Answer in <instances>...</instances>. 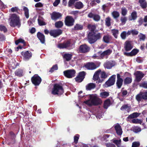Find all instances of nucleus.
I'll return each instance as SVG.
<instances>
[{
	"label": "nucleus",
	"mask_w": 147,
	"mask_h": 147,
	"mask_svg": "<svg viewBox=\"0 0 147 147\" xmlns=\"http://www.w3.org/2000/svg\"><path fill=\"white\" fill-rule=\"evenodd\" d=\"M136 76V81L139 82L144 77V75L141 71H137L134 73Z\"/></svg>",
	"instance_id": "nucleus-15"
},
{
	"label": "nucleus",
	"mask_w": 147,
	"mask_h": 147,
	"mask_svg": "<svg viewBox=\"0 0 147 147\" xmlns=\"http://www.w3.org/2000/svg\"><path fill=\"white\" fill-rule=\"evenodd\" d=\"M58 69V67L57 64L53 65L49 71L51 73L53 72L55 70H57Z\"/></svg>",
	"instance_id": "nucleus-41"
},
{
	"label": "nucleus",
	"mask_w": 147,
	"mask_h": 147,
	"mask_svg": "<svg viewBox=\"0 0 147 147\" xmlns=\"http://www.w3.org/2000/svg\"><path fill=\"white\" fill-rule=\"evenodd\" d=\"M31 81L35 86H38L42 81L41 78L38 75H34L31 78Z\"/></svg>",
	"instance_id": "nucleus-5"
},
{
	"label": "nucleus",
	"mask_w": 147,
	"mask_h": 147,
	"mask_svg": "<svg viewBox=\"0 0 147 147\" xmlns=\"http://www.w3.org/2000/svg\"><path fill=\"white\" fill-rule=\"evenodd\" d=\"M137 18L136 13V12H133L131 15V16L129 18L130 20H134Z\"/></svg>",
	"instance_id": "nucleus-36"
},
{
	"label": "nucleus",
	"mask_w": 147,
	"mask_h": 147,
	"mask_svg": "<svg viewBox=\"0 0 147 147\" xmlns=\"http://www.w3.org/2000/svg\"><path fill=\"white\" fill-rule=\"evenodd\" d=\"M72 56V55L71 54L67 53L64 54L63 57L66 59V61H69L71 58Z\"/></svg>",
	"instance_id": "nucleus-34"
},
{
	"label": "nucleus",
	"mask_w": 147,
	"mask_h": 147,
	"mask_svg": "<svg viewBox=\"0 0 147 147\" xmlns=\"http://www.w3.org/2000/svg\"><path fill=\"white\" fill-rule=\"evenodd\" d=\"M15 74L19 77H21L23 76V70L21 69H18L15 72Z\"/></svg>",
	"instance_id": "nucleus-23"
},
{
	"label": "nucleus",
	"mask_w": 147,
	"mask_h": 147,
	"mask_svg": "<svg viewBox=\"0 0 147 147\" xmlns=\"http://www.w3.org/2000/svg\"><path fill=\"white\" fill-rule=\"evenodd\" d=\"M71 42L70 40H68L65 41L63 43H60L58 44V47L60 49L66 48L69 47L71 45Z\"/></svg>",
	"instance_id": "nucleus-11"
},
{
	"label": "nucleus",
	"mask_w": 147,
	"mask_h": 147,
	"mask_svg": "<svg viewBox=\"0 0 147 147\" xmlns=\"http://www.w3.org/2000/svg\"><path fill=\"white\" fill-rule=\"evenodd\" d=\"M100 75V78L102 79L106 78L107 76V75L105 72L103 71H101V70Z\"/></svg>",
	"instance_id": "nucleus-40"
},
{
	"label": "nucleus",
	"mask_w": 147,
	"mask_h": 147,
	"mask_svg": "<svg viewBox=\"0 0 147 147\" xmlns=\"http://www.w3.org/2000/svg\"><path fill=\"white\" fill-rule=\"evenodd\" d=\"M83 5L82 3L80 2H78L75 3V7L78 9H80L83 7Z\"/></svg>",
	"instance_id": "nucleus-31"
},
{
	"label": "nucleus",
	"mask_w": 147,
	"mask_h": 147,
	"mask_svg": "<svg viewBox=\"0 0 147 147\" xmlns=\"http://www.w3.org/2000/svg\"><path fill=\"white\" fill-rule=\"evenodd\" d=\"M114 127L117 134L120 136L121 135L122 131L120 125L118 124H116L114 125Z\"/></svg>",
	"instance_id": "nucleus-22"
},
{
	"label": "nucleus",
	"mask_w": 147,
	"mask_h": 147,
	"mask_svg": "<svg viewBox=\"0 0 147 147\" xmlns=\"http://www.w3.org/2000/svg\"><path fill=\"white\" fill-rule=\"evenodd\" d=\"M104 52L106 55H110L111 53L112 50L110 49H108Z\"/></svg>",
	"instance_id": "nucleus-64"
},
{
	"label": "nucleus",
	"mask_w": 147,
	"mask_h": 147,
	"mask_svg": "<svg viewBox=\"0 0 147 147\" xmlns=\"http://www.w3.org/2000/svg\"><path fill=\"white\" fill-rule=\"evenodd\" d=\"M15 44L17 45L20 43H22L23 44V46H25L26 45V43L24 40L21 38H20L15 41Z\"/></svg>",
	"instance_id": "nucleus-26"
},
{
	"label": "nucleus",
	"mask_w": 147,
	"mask_h": 147,
	"mask_svg": "<svg viewBox=\"0 0 147 147\" xmlns=\"http://www.w3.org/2000/svg\"><path fill=\"white\" fill-rule=\"evenodd\" d=\"M110 39V37L108 35H106L104 36L103 40L104 42L106 43L109 42Z\"/></svg>",
	"instance_id": "nucleus-43"
},
{
	"label": "nucleus",
	"mask_w": 147,
	"mask_h": 147,
	"mask_svg": "<svg viewBox=\"0 0 147 147\" xmlns=\"http://www.w3.org/2000/svg\"><path fill=\"white\" fill-rule=\"evenodd\" d=\"M139 36L140 38V40H144L146 38L145 35L142 34H140L139 35Z\"/></svg>",
	"instance_id": "nucleus-60"
},
{
	"label": "nucleus",
	"mask_w": 147,
	"mask_h": 147,
	"mask_svg": "<svg viewBox=\"0 0 147 147\" xmlns=\"http://www.w3.org/2000/svg\"><path fill=\"white\" fill-rule=\"evenodd\" d=\"M111 19L110 18L108 17L105 19L106 24L108 26H109L111 25Z\"/></svg>",
	"instance_id": "nucleus-49"
},
{
	"label": "nucleus",
	"mask_w": 147,
	"mask_h": 147,
	"mask_svg": "<svg viewBox=\"0 0 147 147\" xmlns=\"http://www.w3.org/2000/svg\"><path fill=\"white\" fill-rule=\"evenodd\" d=\"M85 72L82 71L79 73L78 76L75 78L76 81L78 82H82L84 78Z\"/></svg>",
	"instance_id": "nucleus-16"
},
{
	"label": "nucleus",
	"mask_w": 147,
	"mask_h": 147,
	"mask_svg": "<svg viewBox=\"0 0 147 147\" xmlns=\"http://www.w3.org/2000/svg\"><path fill=\"white\" fill-rule=\"evenodd\" d=\"M96 87L95 84L93 83H90L87 85L86 86V89L87 90H90Z\"/></svg>",
	"instance_id": "nucleus-25"
},
{
	"label": "nucleus",
	"mask_w": 147,
	"mask_h": 147,
	"mask_svg": "<svg viewBox=\"0 0 147 147\" xmlns=\"http://www.w3.org/2000/svg\"><path fill=\"white\" fill-rule=\"evenodd\" d=\"M102 36V34L100 33H95L94 32H90L88 35V41L90 44L93 43L100 39Z\"/></svg>",
	"instance_id": "nucleus-3"
},
{
	"label": "nucleus",
	"mask_w": 147,
	"mask_h": 147,
	"mask_svg": "<svg viewBox=\"0 0 147 147\" xmlns=\"http://www.w3.org/2000/svg\"><path fill=\"white\" fill-rule=\"evenodd\" d=\"M115 65V62L113 61L107 62L104 65L105 68L107 69H110Z\"/></svg>",
	"instance_id": "nucleus-20"
},
{
	"label": "nucleus",
	"mask_w": 147,
	"mask_h": 147,
	"mask_svg": "<svg viewBox=\"0 0 147 147\" xmlns=\"http://www.w3.org/2000/svg\"><path fill=\"white\" fill-rule=\"evenodd\" d=\"M103 116L102 113L100 111L97 113L96 114V117L97 119H100Z\"/></svg>",
	"instance_id": "nucleus-50"
},
{
	"label": "nucleus",
	"mask_w": 147,
	"mask_h": 147,
	"mask_svg": "<svg viewBox=\"0 0 147 147\" xmlns=\"http://www.w3.org/2000/svg\"><path fill=\"white\" fill-rule=\"evenodd\" d=\"M65 23L67 26H72L74 24V18L71 16H67L65 18Z\"/></svg>",
	"instance_id": "nucleus-8"
},
{
	"label": "nucleus",
	"mask_w": 147,
	"mask_h": 147,
	"mask_svg": "<svg viewBox=\"0 0 147 147\" xmlns=\"http://www.w3.org/2000/svg\"><path fill=\"white\" fill-rule=\"evenodd\" d=\"M140 145V143L139 142H135L132 143V147H138Z\"/></svg>",
	"instance_id": "nucleus-52"
},
{
	"label": "nucleus",
	"mask_w": 147,
	"mask_h": 147,
	"mask_svg": "<svg viewBox=\"0 0 147 147\" xmlns=\"http://www.w3.org/2000/svg\"><path fill=\"white\" fill-rule=\"evenodd\" d=\"M85 98L86 100L87 98L88 99L84 102L88 106L97 105L101 104L102 102L101 99L98 98L96 94L86 95Z\"/></svg>",
	"instance_id": "nucleus-1"
},
{
	"label": "nucleus",
	"mask_w": 147,
	"mask_h": 147,
	"mask_svg": "<svg viewBox=\"0 0 147 147\" xmlns=\"http://www.w3.org/2000/svg\"><path fill=\"white\" fill-rule=\"evenodd\" d=\"M38 24L40 26H44L46 24V23L45 22L41 20L38 19Z\"/></svg>",
	"instance_id": "nucleus-54"
},
{
	"label": "nucleus",
	"mask_w": 147,
	"mask_h": 147,
	"mask_svg": "<svg viewBox=\"0 0 147 147\" xmlns=\"http://www.w3.org/2000/svg\"><path fill=\"white\" fill-rule=\"evenodd\" d=\"M138 52V50L137 49H133L130 52L131 56L135 55Z\"/></svg>",
	"instance_id": "nucleus-47"
},
{
	"label": "nucleus",
	"mask_w": 147,
	"mask_h": 147,
	"mask_svg": "<svg viewBox=\"0 0 147 147\" xmlns=\"http://www.w3.org/2000/svg\"><path fill=\"white\" fill-rule=\"evenodd\" d=\"M63 25V23L61 21H59L56 22L55 23V27L59 28L62 27Z\"/></svg>",
	"instance_id": "nucleus-29"
},
{
	"label": "nucleus",
	"mask_w": 147,
	"mask_h": 147,
	"mask_svg": "<svg viewBox=\"0 0 147 147\" xmlns=\"http://www.w3.org/2000/svg\"><path fill=\"white\" fill-rule=\"evenodd\" d=\"M64 76L66 78H71L74 76V69H69L63 71Z\"/></svg>",
	"instance_id": "nucleus-13"
},
{
	"label": "nucleus",
	"mask_w": 147,
	"mask_h": 147,
	"mask_svg": "<svg viewBox=\"0 0 147 147\" xmlns=\"http://www.w3.org/2000/svg\"><path fill=\"white\" fill-rule=\"evenodd\" d=\"M126 36V32L125 31L123 32L121 34V37L123 39H125Z\"/></svg>",
	"instance_id": "nucleus-56"
},
{
	"label": "nucleus",
	"mask_w": 147,
	"mask_h": 147,
	"mask_svg": "<svg viewBox=\"0 0 147 147\" xmlns=\"http://www.w3.org/2000/svg\"><path fill=\"white\" fill-rule=\"evenodd\" d=\"M124 48L125 51H128L130 50L133 48L130 42L126 41L124 44Z\"/></svg>",
	"instance_id": "nucleus-21"
},
{
	"label": "nucleus",
	"mask_w": 147,
	"mask_h": 147,
	"mask_svg": "<svg viewBox=\"0 0 147 147\" xmlns=\"http://www.w3.org/2000/svg\"><path fill=\"white\" fill-rule=\"evenodd\" d=\"M123 82V79L117 80L116 84L118 88H120L122 85Z\"/></svg>",
	"instance_id": "nucleus-35"
},
{
	"label": "nucleus",
	"mask_w": 147,
	"mask_h": 147,
	"mask_svg": "<svg viewBox=\"0 0 147 147\" xmlns=\"http://www.w3.org/2000/svg\"><path fill=\"white\" fill-rule=\"evenodd\" d=\"M139 2L142 8H145L147 7V3L145 0H139Z\"/></svg>",
	"instance_id": "nucleus-27"
},
{
	"label": "nucleus",
	"mask_w": 147,
	"mask_h": 147,
	"mask_svg": "<svg viewBox=\"0 0 147 147\" xmlns=\"http://www.w3.org/2000/svg\"><path fill=\"white\" fill-rule=\"evenodd\" d=\"M100 70H99L96 71L94 73L93 77V79L94 81L98 80V83H102L104 80L103 79H100L99 75H100Z\"/></svg>",
	"instance_id": "nucleus-10"
},
{
	"label": "nucleus",
	"mask_w": 147,
	"mask_h": 147,
	"mask_svg": "<svg viewBox=\"0 0 147 147\" xmlns=\"http://www.w3.org/2000/svg\"><path fill=\"white\" fill-rule=\"evenodd\" d=\"M127 12V10L125 7L122 8L121 9L122 14L123 16L125 15Z\"/></svg>",
	"instance_id": "nucleus-57"
},
{
	"label": "nucleus",
	"mask_w": 147,
	"mask_h": 147,
	"mask_svg": "<svg viewBox=\"0 0 147 147\" xmlns=\"http://www.w3.org/2000/svg\"><path fill=\"white\" fill-rule=\"evenodd\" d=\"M64 92L63 85L61 83H56L54 84L51 93L54 95L58 96L63 94Z\"/></svg>",
	"instance_id": "nucleus-2"
},
{
	"label": "nucleus",
	"mask_w": 147,
	"mask_h": 147,
	"mask_svg": "<svg viewBox=\"0 0 147 147\" xmlns=\"http://www.w3.org/2000/svg\"><path fill=\"white\" fill-rule=\"evenodd\" d=\"M109 95V93L107 92H102L100 93V96L102 98H106Z\"/></svg>",
	"instance_id": "nucleus-32"
},
{
	"label": "nucleus",
	"mask_w": 147,
	"mask_h": 147,
	"mask_svg": "<svg viewBox=\"0 0 147 147\" xmlns=\"http://www.w3.org/2000/svg\"><path fill=\"white\" fill-rule=\"evenodd\" d=\"M74 28L75 29L77 30H80V29H82L83 28V26H82L79 25V24H77L76 25Z\"/></svg>",
	"instance_id": "nucleus-62"
},
{
	"label": "nucleus",
	"mask_w": 147,
	"mask_h": 147,
	"mask_svg": "<svg viewBox=\"0 0 147 147\" xmlns=\"http://www.w3.org/2000/svg\"><path fill=\"white\" fill-rule=\"evenodd\" d=\"M63 31L60 29H53L50 31L49 34L51 36L54 37H56L61 34Z\"/></svg>",
	"instance_id": "nucleus-6"
},
{
	"label": "nucleus",
	"mask_w": 147,
	"mask_h": 147,
	"mask_svg": "<svg viewBox=\"0 0 147 147\" xmlns=\"http://www.w3.org/2000/svg\"><path fill=\"white\" fill-rule=\"evenodd\" d=\"M9 142L7 143V145L11 146L14 144L16 142V139H10V140H8Z\"/></svg>",
	"instance_id": "nucleus-45"
},
{
	"label": "nucleus",
	"mask_w": 147,
	"mask_h": 147,
	"mask_svg": "<svg viewBox=\"0 0 147 147\" xmlns=\"http://www.w3.org/2000/svg\"><path fill=\"white\" fill-rule=\"evenodd\" d=\"M130 106L128 105H124L121 107V110L124 111L129 112L130 111Z\"/></svg>",
	"instance_id": "nucleus-24"
},
{
	"label": "nucleus",
	"mask_w": 147,
	"mask_h": 147,
	"mask_svg": "<svg viewBox=\"0 0 147 147\" xmlns=\"http://www.w3.org/2000/svg\"><path fill=\"white\" fill-rule=\"evenodd\" d=\"M140 114V113L135 112L130 115L128 117V118L129 119H132L134 118L137 117Z\"/></svg>",
	"instance_id": "nucleus-28"
},
{
	"label": "nucleus",
	"mask_w": 147,
	"mask_h": 147,
	"mask_svg": "<svg viewBox=\"0 0 147 147\" xmlns=\"http://www.w3.org/2000/svg\"><path fill=\"white\" fill-rule=\"evenodd\" d=\"M140 87L147 88V83L145 82H142L140 84Z\"/></svg>",
	"instance_id": "nucleus-61"
},
{
	"label": "nucleus",
	"mask_w": 147,
	"mask_h": 147,
	"mask_svg": "<svg viewBox=\"0 0 147 147\" xmlns=\"http://www.w3.org/2000/svg\"><path fill=\"white\" fill-rule=\"evenodd\" d=\"M112 32L115 37L117 38L119 34V31L117 29H113L112 30Z\"/></svg>",
	"instance_id": "nucleus-38"
},
{
	"label": "nucleus",
	"mask_w": 147,
	"mask_h": 147,
	"mask_svg": "<svg viewBox=\"0 0 147 147\" xmlns=\"http://www.w3.org/2000/svg\"><path fill=\"white\" fill-rule=\"evenodd\" d=\"M80 136L77 134L74 136V143L77 144L78 142V141L79 139Z\"/></svg>",
	"instance_id": "nucleus-53"
},
{
	"label": "nucleus",
	"mask_w": 147,
	"mask_h": 147,
	"mask_svg": "<svg viewBox=\"0 0 147 147\" xmlns=\"http://www.w3.org/2000/svg\"><path fill=\"white\" fill-rule=\"evenodd\" d=\"M88 27L89 29L91 31V32H94L96 28V26L94 25H89Z\"/></svg>",
	"instance_id": "nucleus-51"
},
{
	"label": "nucleus",
	"mask_w": 147,
	"mask_h": 147,
	"mask_svg": "<svg viewBox=\"0 0 147 147\" xmlns=\"http://www.w3.org/2000/svg\"><path fill=\"white\" fill-rule=\"evenodd\" d=\"M85 67L88 69L93 70L97 68L96 65L93 63H88L85 65Z\"/></svg>",
	"instance_id": "nucleus-17"
},
{
	"label": "nucleus",
	"mask_w": 147,
	"mask_h": 147,
	"mask_svg": "<svg viewBox=\"0 0 147 147\" xmlns=\"http://www.w3.org/2000/svg\"><path fill=\"white\" fill-rule=\"evenodd\" d=\"M23 10L24 11V15L27 18H28L29 17V10L28 8L24 6L23 7Z\"/></svg>",
	"instance_id": "nucleus-30"
},
{
	"label": "nucleus",
	"mask_w": 147,
	"mask_h": 147,
	"mask_svg": "<svg viewBox=\"0 0 147 147\" xmlns=\"http://www.w3.org/2000/svg\"><path fill=\"white\" fill-rule=\"evenodd\" d=\"M5 35L2 34H0V41H2L5 40Z\"/></svg>",
	"instance_id": "nucleus-63"
},
{
	"label": "nucleus",
	"mask_w": 147,
	"mask_h": 147,
	"mask_svg": "<svg viewBox=\"0 0 147 147\" xmlns=\"http://www.w3.org/2000/svg\"><path fill=\"white\" fill-rule=\"evenodd\" d=\"M51 19L54 20H56L62 16V15L61 13L55 11L53 12L51 14Z\"/></svg>",
	"instance_id": "nucleus-14"
},
{
	"label": "nucleus",
	"mask_w": 147,
	"mask_h": 147,
	"mask_svg": "<svg viewBox=\"0 0 147 147\" xmlns=\"http://www.w3.org/2000/svg\"><path fill=\"white\" fill-rule=\"evenodd\" d=\"M11 11L12 12H16L17 13L19 14L20 13L19 12V11H20V10L19 9L18 7H12L10 10H9V11Z\"/></svg>",
	"instance_id": "nucleus-37"
},
{
	"label": "nucleus",
	"mask_w": 147,
	"mask_h": 147,
	"mask_svg": "<svg viewBox=\"0 0 147 147\" xmlns=\"http://www.w3.org/2000/svg\"><path fill=\"white\" fill-rule=\"evenodd\" d=\"M100 17L99 15L97 14H94L93 18L94 20L96 21H98L100 20Z\"/></svg>",
	"instance_id": "nucleus-55"
},
{
	"label": "nucleus",
	"mask_w": 147,
	"mask_h": 147,
	"mask_svg": "<svg viewBox=\"0 0 147 147\" xmlns=\"http://www.w3.org/2000/svg\"><path fill=\"white\" fill-rule=\"evenodd\" d=\"M37 38L40 40L42 43L44 44L45 43V36L43 34L39 32L37 33Z\"/></svg>",
	"instance_id": "nucleus-19"
},
{
	"label": "nucleus",
	"mask_w": 147,
	"mask_h": 147,
	"mask_svg": "<svg viewBox=\"0 0 147 147\" xmlns=\"http://www.w3.org/2000/svg\"><path fill=\"white\" fill-rule=\"evenodd\" d=\"M112 15L115 18H116L119 16V13L117 11H114L112 13Z\"/></svg>",
	"instance_id": "nucleus-46"
},
{
	"label": "nucleus",
	"mask_w": 147,
	"mask_h": 147,
	"mask_svg": "<svg viewBox=\"0 0 147 147\" xmlns=\"http://www.w3.org/2000/svg\"><path fill=\"white\" fill-rule=\"evenodd\" d=\"M134 131L136 133H138L141 131V128L138 127H135L134 129Z\"/></svg>",
	"instance_id": "nucleus-59"
},
{
	"label": "nucleus",
	"mask_w": 147,
	"mask_h": 147,
	"mask_svg": "<svg viewBox=\"0 0 147 147\" xmlns=\"http://www.w3.org/2000/svg\"><path fill=\"white\" fill-rule=\"evenodd\" d=\"M9 136L10 139H16V136L15 134L12 131H10L9 133Z\"/></svg>",
	"instance_id": "nucleus-42"
},
{
	"label": "nucleus",
	"mask_w": 147,
	"mask_h": 147,
	"mask_svg": "<svg viewBox=\"0 0 147 147\" xmlns=\"http://www.w3.org/2000/svg\"><path fill=\"white\" fill-rule=\"evenodd\" d=\"M11 19L9 24L11 26L15 27L16 26H20V17L14 13L11 14L9 18Z\"/></svg>",
	"instance_id": "nucleus-4"
},
{
	"label": "nucleus",
	"mask_w": 147,
	"mask_h": 147,
	"mask_svg": "<svg viewBox=\"0 0 147 147\" xmlns=\"http://www.w3.org/2000/svg\"><path fill=\"white\" fill-rule=\"evenodd\" d=\"M115 75H114L112 76L105 83V86L107 87L113 85L115 82Z\"/></svg>",
	"instance_id": "nucleus-7"
},
{
	"label": "nucleus",
	"mask_w": 147,
	"mask_h": 147,
	"mask_svg": "<svg viewBox=\"0 0 147 147\" xmlns=\"http://www.w3.org/2000/svg\"><path fill=\"white\" fill-rule=\"evenodd\" d=\"M132 122L135 123H140L141 124L142 123L141 120L138 119H134L131 120Z\"/></svg>",
	"instance_id": "nucleus-48"
},
{
	"label": "nucleus",
	"mask_w": 147,
	"mask_h": 147,
	"mask_svg": "<svg viewBox=\"0 0 147 147\" xmlns=\"http://www.w3.org/2000/svg\"><path fill=\"white\" fill-rule=\"evenodd\" d=\"M79 50L80 52L85 53L89 51V48L86 45H83L80 46Z\"/></svg>",
	"instance_id": "nucleus-18"
},
{
	"label": "nucleus",
	"mask_w": 147,
	"mask_h": 147,
	"mask_svg": "<svg viewBox=\"0 0 147 147\" xmlns=\"http://www.w3.org/2000/svg\"><path fill=\"white\" fill-rule=\"evenodd\" d=\"M132 78L130 77H127L124 80V83L125 84H129L131 83Z\"/></svg>",
	"instance_id": "nucleus-33"
},
{
	"label": "nucleus",
	"mask_w": 147,
	"mask_h": 147,
	"mask_svg": "<svg viewBox=\"0 0 147 147\" xmlns=\"http://www.w3.org/2000/svg\"><path fill=\"white\" fill-rule=\"evenodd\" d=\"M121 140L120 139L119 140H113V142L118 147L121 144Z\"/></svg>",
	"instance_id": "nucleus-58"
},
{
	"label": "nucleus",
	"mask_w": 147,
	"mask_h": 147,
	"mask_svg": "<svg viewBox=\"0 0 147 147\" xmlns=\"http://www.w3.org/2000/svg\"><path fill=\"white\" fill-rule=\"evenodd\" d=\"M0 31H3L4 33H5L7 32V29L5 26L0 25Z\"/></svg>",
	"instance_id": "nucleus-44"
},
{
	"label": "nucleus",
	"mask_w": 147,
	"mask_h": 147,
	"mask_svg": "<svg viewBox=\"0 0 147 147\" xmlns=\"http://www.w3.org/2000/svg\"><path fill=\"white\" fill-rule=\"evenodd\" d=\"M142 98L147 99V90L143 92H141L136 96V99L138 101H140Z\"/></svg>",
	"instance_id": "nucleus-12"
},
{
	"label": "nucleus",
	"mask_w": 147,
	"mask_h": 147,
	"mask_svg": "<svg viewBox=\"0 0 147 147\" xmlns=\"http://www.w3.org/2000/svg\"><path fill=\"white\" fill-rule=\"evenodd\" d=\"M21 53L23 56V59L26 61L28 60L32 56L31 53L28 51L25 52L22 51L21 52Z\"/></svg>",
	"instance_id": "nucleus-9"
},
{
	"label": "nucleus",
	"mask_w": 147,
	"mask_h": 147,
	"mask_svg": "<svg viewBox=\"0 0 147 147\" xmlns=\"http://www.w3.org/2000/svg\"><path fill=\"white\" fill-rule=\"evenodd\" d=\"M110 105V101L109 100H105L104 103V107L105 109H107Z\"/></svg>",
	"instance_id": "nucleus-39"
}]
</instances>
